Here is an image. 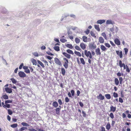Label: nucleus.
Returning a JSON list of instances; mask_svg holds the SVG:
<instances>
[{
	"instance_id": "40",
	"label": "nucleus",
	"mask_w": 131,
	"mask_h": 131,
	"mask_svg": "<svg viewBox=\"0 0 131 131\" xmlns=\"http://www.w3.org/2000/svg\"><path fill=\"white\" fill-rule=\"evenodd\" d=\"M60 41L62 43H64L67 41V40L64 38H62L60 39Z\"/></svg>"
},
{
	"instance_id": "39",
	"label": "nucleus",
	"mask_w": 131,
	"mask_h": 131,
	"mask_svg": "<svg viewBox=\"0 0 131 131\" xmlns=\"http://www.w3.org/2000/svg\"><path fill=\"white\" fill-rule=\"evenodd\" d=\"M75 41L76 43H78L80 42V39L78 38H76L75 39Z\"/></svg>"
},
{
	"instance_id": "53",
	"label": "nucleus",
	"mask_w": 131,
	"mask_h": 131,
	"mask_svg": "<svg viewBox=\"0 0 131 131\" xmlns=\"http://www.w3.org/2000/svg\"><path fill=\"white\" fill-rule=\"evenodd\" d=\"M105 45L107 47L109 48L110 47V45L108 43H105Z\"/></svg>"
},
{
	"instance_id": "17",
	"label": "nucleus",
	"mask_w": 131,
	"mask_h": 131,
	"mask_svg": "<svg viewBox=\"0 0 131 131\" xmlns=\"http://www.w3.org/2000/svg\"><path fill=\"white\" fill-rule=\"evenodd\" d=\"M58 104L56 101H54L53 102L52 105L54 107L56 108L58 106Z\"/></svg>"
},
{
	"instance_id": "20",
	"label": "nucleus",
	"mask_w": 131,
	"mask_h": 131,
	"mask_svg": "<svg viewBox=\"0 0 131 131\" xmlns=\"http://www.w3.org/2000/svg\"><path fill=\"white\" fill-rule=\"evenodd\" d=\"M60 108L59 107L57 108L56 109L55 111L56 112V113L57 114H59L60 113Z\"/></svg>"
},
{
	"instance_id": "45",
	"label": "nucleus",
	"mask_w": 131,
	"mask_h": 131,
	"mask_svg": "<svg viewBox=\"0 0 131 131\" xmlns=\"http://www.w3.org/2000/svg\"><path fill=\"white\" fill-rule=\"evenodd\" d=\"M90 34H91V35L92 36V37H94L95 38H96V36H95V35L94 34V32L93 31H91L90 32Z\"/></svg>"
},
{
	"instance_id": "35",
	"label": "nucleus",
	"mask_w": 131,
	"mask_h": 131,
	"mask_svg": "<svg viewBox=\"0 0 131 131\" xmlns=\"http://www.w3.org/2000/svg\"><path fill=\"white\" fill-rule=\"evenodd\" d=\"M18 126L17 124L15 123L10 125V126L12 128H15L17 127Z\"/></svg>"
},
{
	"instance_id": "32",
	"label": "nucleus",
	"mask_w": 131,
	"mask_h": 131,
	"mask_svg": "<svg viewBox=\"0 0 131 131\" xmlns=\"http://www.w3.org/2000/svg\"><path fill=\"white\" fill-rule=\"evenodd\" d=\"M54 49L55 50L57 51H59L60 50L59 47L58 46H56L54 47Z\"/></svg>"
},
{
	"instance_id": "10",
	"label": "nucleus",
	"mask_w": 131,
	"mask_h": 131,
	"mask_svg": "<svg viewBox=\"0 0 131 131\" xmlns=\"http://www.w3.org/2000/svg\"><path fill=\"white\" fill-rule=\"evenodd\" d=\"M115 43L118 45H120V42L119 39L117 38H116L114 40Z\"/></svg>"
},
{
	"instance_id": "19",
	"label": "nucleus",
	"mask_w": 131,
	"mask_h": 131,
	"mask_svg": "<svg viewBox=\"0 0 131 131\" xmlns=\"http://www.w3.org/2000/svg\"><path fill=\"white\" fill-rule=\"evenodd\" d=\"M37 62L38 64H39L43 68H44L45 67L43 64L39 60H37Z\"/></svg>"
},
{
	"instance_id": "26",
	"label": "nucleus",
	"mask_w": 131,
	"mask_h": 131,
	"mask_svg": "<svg viewBox=\"0 0 131 131\" xmlns=\"http://www.w3.org/2000/svg\"><path fill=\"white\" fill-rule=\"evenodd\" d=\"M115 83V84L116 85H118L119 83V81L117 78H115L114 80Z\"/></svg>"
},
{
	"instance_id": "48",
	"label": "nucleus",
	"mask_w": 131,
	"mask_h": 131,
	"mask_svg": "<svg viewBox=\"0 0 131 131\" xmlns=\"http://www.w3.org/2000/svg\"><path fill=\"white\" fill-rule=\"evenodd\" d=\"M119 57L121 58H122L123 57V53L121 51H120L119 53Z\"/></svg>"
},
{
	"instance_id": "22",
	"label": "nucleus",
	"mask_w": 131,
	"mask_h": 131,
	"mask_svg": "<svg viewBox=\"0 0 131 131\" xmlns=\"http://www.w3.org/2000/svg\"><path fill=\"white\" fill-rule=\"evenodd\" d=\"M21 124L24 126H29V124H27V123L23 122L21 123Z\"/></svg>"
},
{
	"instance_id": "25",
	"label": "nucleus",
	"mask_w": 131,
	"mask_h": 131,
	"mask_svg": "<svg viewBox=\"0 0 131 131\" xmlns=\"http://www.w3.org/2000/svg\"><path fill=\"white\" fill-rule=\"evenodd\" d=\"M26 129H27V128L26 127H22L19 129V131H23Z\"/></svg>"
},
{
	"instance_id": "46",
	"label": "nucleus",
	"mask_w": 131,
	"mask_h": 131,
	"mask_svg": "<svg viewBox=\"0 0 131 131\" xmlns=\"http://www.w3.org/2000/svg\"><path fill=\"white\" fill-rule=\"evenodd\" d=\"M109 116L111 118L113 119L114 118V116L113 113H111Z\"/></svg>"
},
{
	"instance_id": "24",
	"label": "nucleus",
	"mask_w": 131,
	"mask_h": 131,
	"mask_svg": "<svg viewBox=\"0 0 131 131\" xmlns=\"http://www.w3.org/2000/svg\"><path fill=\"white\" fill-rule=\"evenodd\" d=\"M82 38L83 41L85 42H87V38L86 36H83L82 37Z\"/></svg>"
},
{
	"instance_id": "4",
	"label": "nucleus",
	"mask_w": 131,
	"mask_h": 131,
	"mask_svg": "<svg viewBox=\"0 0 131 131\" xmlns=\"http://www.w3.org/2000/svg\"><path fill=\"white\" fill-rule=\"evenodd\" d=\"M63 59L64 60L66 61L64 62L63 66L65 68L67 69L68 67V64L69 63V61L68 59L66 58H64Z\"/></svg>"
},
{
	"instance_id": "57",
	"label": "nucleus",
	"mask_w": 131,
	"mask_h": 131,
	"mask_svg": "<svg viewBox=\"0 0 131 131\" xmlns=\"http://www.w3.org/2000/svg\"><path fill=\"white\" fill-rule=\"evenodd\" d=\"M24 71L27 73H29L30 72L29 70L28 69L25 70Z\"/></svg>"
},
{
	"instance_id": "52",
	"label": "nucleus",
	"mask_w": 131,
	"mask_h": 131,
	"mask_svg": "<svg viewBox=\"0 0 131 131\" xmlns=\"http://www.w3.org/2000/svg\"><path fill=\"white\" fill-rule=\"evenodd\" d=\"M28 130L29 131H37V130L34 128H29Z\"/></svg>"
},
{
	"instance_id": "43",
	"label": "nucleus",
	"mask_w": 131,
	"mask_h": 131,
	"mask_svg": "<svg viewBox=\"0 0 131 131\" xmlns=\"http://www.w3.org/2000/svg\"><path fill=\"white\" fill-rule=\"evenodd\" d=\"M7 111L9 115H11L12 114L13 112L10 109H8V110Z\"/></svg>"
},
{
	"instance_id": "14",
	"label": "nucleus",
	"mask_w": 131,
	"mask_h": 131,
	"mask_svg": "<svg viewBox=\"0 0 131 131\" xmlns=\"http://www.w3.org/2000/svg\"><path fill=\"white\" fill-rule=\"evenodd\" d=\"M116 107H114L113 106H111L110 107V111H112L114 112L116 110Z\"/></svg>"
},
{
	"instance_id": "41",
	"label": "nucleus",
	"mask_w": 131,
	"mask_h": 131,
	"mask_svg": "<svg viewBox=\"0 0 131 131\" xmlns=\"http://www.w3.org/2000/svg\"><path fill=\"white\" fill-rule=\"evenodd\" d=\"M119 81L120 84H121L122 83V82L123 81V79L121 77H119Z\"/></svg>"
},
{
	"instance_id": "34",
	"label": "nucleus",
	"mask_w": 131,
	"mask_h": 131,
	"mask_svg": "<svg viewBox=\"0 0 131 131\" xmlns=\"http://www.w3.org/2000/svg\"><path fill=\"white\" fill-rule=\"evenodd\" d=\"M74 52L75 54L78 56L79 57L81 56V54L80 52L77 51H75Z\"/></svg>"
},
{
	"instance_id": "2",
	"label": "nucleus",
	"mask_w": 131,
	"mask_h": 131,
	"mask_svg": "<svg viewBox=\"0 0 131 131\" xmlns=\"http://www.w3.org/2000/svg\"><path fill=\"white\" fill-rule=\"evenodd\" d=\"M96 47V44H94V42L89 44V47L91 49H94Z\"/></svg>"
},
{
	"instance_id": "16",
	"label": "nucleus",
	"mask_w": 131,
	"mask_h": 131,
	"mask_svg": "<svg viewBox=\"0 0 131 131\" xmlns=\"http://www.w3.org/2000/svg\"><path fill=\"white\" fill-rule=\"evenodd\" d=\"M94 27L95 29H96L97 31H100V29L99 28V25H94Z\"/></svg>"
},
{
	"instance_id": "54",
	"label": "nucleus",
	"mask_w": 131,
	"mask_h": 131,
	"mask_svg": "<svg viewBox=\"0 0 131 131\" xmlns=\"http://www.w3.org/2000/svg\"><path fill=\"white\" fill-rule=\"evenodd\" d=\"M124 49L125 51V53L126 54L128 51V49L127 48H124Z\"/></svg>"
},
{
	"instance_id": "42",
	"label": "nucleus",
	"mask_w": 131,
	"mask_h": 131,
	"mask_svg": "<svg viewBox=\"0 0 131 131\" xmlns=\"http://www.w3.org/2000/svg\"><path fill=\"white\" fill-rule=\"evenodd\" d=\"M113 96L114 97L116 98L118 97V95L117 93L114 92L113 93Z\"/></svg>"
},
{
	"instance_id": "7",
	"label": "nucleus",
	"mask_w": 131,
	"mask_h": 131,
	"mask_svg": "<svg viewBox=\"0 0 131 131\" xmlns=\"http://www.w3.org/2000/svg\"><path fill=\"white\" fill-rule=\"evenodd\" d=\"M100 50L99 48H97L95 49V52L97 55H100L101 53L100 52Z\"/></svg>"
},
{
	"instance_id": "44",
	"label": "nucleus",
	"mask_w": 131,
	"mask_h": 131,
	"mask_svg": "<svg viewBox=\"0 0 131 131\" xmlns=\"http://www.w3.org/2000/svg\"><path fill=\"white\" fill-rule=\"evenodd\" d=\"M102 35L106 39H107V37L105 34L104 32H103L102 34Z\"/></svg>"
},
{
	"instance_id": "31",
	"label": "nucleus",
	"mask_w": 131,
	"mask_h": 131,
	"mask_svg": "<svg viewBox=\"0 0 131 131\" xmlns=\"http://www.w3.org/2000/svg\"><path fill=\"white\" fill-rule=\"evenodd\" d=\"M10 79L12 81V83L14 84H16L17 82V81L14 78Z\"/></svg>"
},
{
	"instance_id": "6",
	"label": "nucleus",
	"mask_w": 131,
	"mask_h": 131,
	"mask_svg": "<svg viewBox=\"0 0 131 131\" xmlns=\"http://www.w3.org/2000/svg\"><path fill=\"white\" fill-rule=\"evenodd\" d=\"M97 97L98 99L101 100H103L104 99V96H103L101 94H100Z\"/></svg>"
},
{
	"instance_id": "3",
	"label": "nucleus",
	"mask_w": 131,
	"mask_h": 131,
	"mask_svg": "<svg viewBox=\"0 0 131 131\" xmlns=\"http://www.w3.org/2000/svg\"><path fill=\"white\" fill-rule=\"evenodd\" d=\"M19 76L21 78H24L26 77V74L23 71H20L18 73Z\"/></svg>"
},
{
	"instance_id": "59",
	"label": "nucleus",
	"mask_w": 131,
	"mask_h": 131,
	"mask_svg": "<svg viewBox=\"0 0 131 131\" xmlns=\"http://www.w3.org/2000/svg\"><path fill=\"white\" fill-rule=\"evenodd\" d=\"M82 114L83 117H85L86 116V114L85 112L83 111H82Z\"/></svg>"
},
{
	"instance_id": "30",
	"label": "nucleus",
	"mask_w": 131,
	"mask_h": 131,
	"mask_svg": "<svg viewBox=\"0 0 131 131\" xmlns=\"http://www.w3.org/2000/svg\"><path fill=\"white\" fill-rule=\"evenodd\" d=\"M66 46L67 47H68L71 49H72L73 48V47L72 46L71 44H67L66 45Z\"/></svg>"
},
{
	"instance_id": "49",
	"label": "nucleus",
	"mask_w": 131,
	"mask_h": 131,
	"mask_svg": "<svg viewBox=\"0 0 131 131\" xmlns=\"http://www.w3.org/2000/svg\"><path fill=\"white\" fill-rule=\"evenodd\" d=\"M123 73L121 74L119 72H118L117 73V75L118 77H120L121 75L123 76Z\"/></svg>"
},
{
	"instance_id": "55",
	"label": "nucleus",
	"mask_w": 131,
	"mask_h": 131,
	"mask_svg": "<svg viewBox=\"0 0 131 131\" xmlns=\"http://www.w3.org/2000/svg\"><path fill=\"white\" fill-rule=\"evenodd\" d=\"M71 92L72 94V96H73L74 95V91L73 90H72L71 91Z\"/></svg>"
},
{
	"instance_id": "5",
	"label": "nucleus",
	"mask_w": 131,
	"mask_h": 131,
	"mask_svg": "<svg viewBox=\"0 0 131 131\" xmlns=\"http://www.w3.org/2000/svg\"><path fill=\"white\" fill-rule=\"evenodd\" d=\"M54 61L55 63L57 64L60 66H61L62 65V64L61 62L58 58H54Z\"/></svg>"
},
{
	"instance_id": "64",
	"label": "nucleus",
	"mask_w": 131,
	"mask_h": 131,
	"mask_svg": "<svg viewBox=\"0 0 131 131\" xmlns=\"http://www.w3.org/2000/svg\"><path fill=\"white\" fill-rule=\"evenodd\" d=\"M54 40L55 41L58 42V43H60L59 40L58 39L55 38Z\"/></svg>"
},
{
	"instance_id": "13",
	"label": "nucleus",
	"mask_w": 131,
	"mask_h": 131,
	"mask_svg": "<svg viewBox=\"0 0 131 131\" xmlns=\"http://www.w3.org/2000/svg\"><path fill=\"white\" fill-rule=\"evenodd\" d=\"M31 62L32 63L33 65H37V62L36 60L33 58H32L31 59Z\"/></svg>"
},
{
	"instance_id": "23",
	"label": "nucleus",
	"mask_w": 131,
	"mask_h": 131,
	"mask_svg": "<svg viewBox=\"0 0 131 131\" xmlns=\"http://www.w3.org/2000/svg\"><path fill=\"white\" fill-rule=\"evenodd\" d=\"M61 71L62 74L63 75H64L66 73V71L65 69L64 68H61Z\"/></svg>"
},
{
	"instance_id": "18",
	"label": "nucleus",
	"mask_w": 131,
	"mask_h": 131,
	"mask_svg": "<svg viewBox=\"0 0 131 131\" xmlns=\"http://www.w3.org/2000/svg\"><path fill=\"white\" fill-rule=\"evenodd\" d=\"M100 48L101 49L104 51H105L107 49L103 45H101V46Z\"/></svg>"
},
{
	"instance_id": "28",
	"label": "nucleus",
	"mask_w": 131,
	"mask_h": 131,
	"mask_svg": "<svg viewBox=\"0 0 131 131\" xmlns=\"http://www.w3.org/2000/svg\"><path fill=\"white\" fill-rule=\"evenodd\" d=\"M105 97L107 99H110L111 98V96L110 94H107L105 95Z\"/></svg>"
},
{
	"instance_id": "62",
	"label": "nucleus",
	"mask_w": 131,
	"mask_h": 131,
	"mask_svg": "<svg viewBox=\"0 0 131 131\" xmlns=\"http://www.w3.org/2000/svg\"><path fill=\"white\" fill-rule=\"evenodd\" d=\"M69 101V99L67 97H66L65 98V102H68Z\"/></svg>"
},
{
	"instance_id": "11",
	"label": "nucleus",
	"mask_w": 131,
	"mask_h": 131,
	"mask_svg": "<svg viewBox=\"0 0 131 131\" xmlns=\"http://www.w3.org/2000/svg\"><path fill=\"white\" fill-rule=\"evenodd\" d=\"M106 24H114V22L111 20H108L106 21Z\"/></svg>"
},
{
	"instance_id": "63",
	"label": "nucleus",
	"mask_w": 131,
	"mask_h": 131,
	"mask_svg": "<svg viewBox=\"0 0 131 131\" xmlns=\"http://www.w3.org/2000/svg\"><path fill=\"white\" fill-rule=\"evenodd\" d=\"M23 66V63H22L19 66V69H21Z\"/></svg>"
},
{
	"instance_id": "38",
	"label": "nucleus",
	"mask_w": 131,
	"mask_h": 131,
	"mask_svg": "<svg viewBox=\"0 0 131 131\" xmlns=\"http://www.w3.org/2000/svg\"><path fill=\"white\" fill-rule=\"evenodd\" d=\"M2 97L5 100L8 99V96L6 95H3L2 96Z\"/></svg>"
},
{
	"instance_id": "33",
	"label": "nucleus",
	"mask_w": 131,
	"mask_h": 131,
	"mask_svg": "<svg viewBox=\"0 0 131 131\" xmlns=\"http://www.w3.org/2000/svg\"><path fill=\"white\" fill-rule=\"evenodd\" d=\"M32 53L34 56L36 57H38L40 56L37 52H32Z\"/></svg>"
},
{
	"instance_id": "56",
	"label": "nucleus",
	"mask_w": 131,
	"mask_h": 131,
	"mask_svg": "<svg viewBox=\"0 0 131 131\" xmlns=\"http://www.w3.org/2000/svg\"><path fill=\"white\" fill-rule=\"evenodd\" d=\"M46 52L50 56H53L54 55V54H53L51 53L49 51Z\"/></svg>"
},
{
	"instance_id": "58",
	"label": "nucleus",
	"mask_w": 131,
	"mask_h": 131,
	"mask_svg": "<svg viewBox=\"0 0 131 131\" xmlns=\"http://www.w3.org/2000/svg\"><path fill=\"white\" fill-rule=\"evenodd\" d=\"M119 101L121 103H122L123 102V100L122 98L119 97Z\"/></svg>"
},
{
	"instance_id": "27",
	"label": "nucleus",
	"mask_w": 131,
	"mask_h": 131,
	"mask_svg": "<svg viewBox=\"0 0 131 131\" xmlns=\"http://www.w3.org/2000/svg\"><path fill=\"white\" fill-rule=\"evenodd\" d=\"M67 53L69 54H71L72 55H73L74 54V53L73 52V51L71 50L68 49L67 50Z\"/></svg>"
},
{
	"instance_id": "37",
	"label": "nucleus",
	"mask_w": 131,
	"mask_h": 131,
	"mask_svg": "<svg viewBox=\"0 0 131 131\" xmlns=\"http://www.w3.org/2000/svg\"><path fill=\"white\" fill-rule=\"evenodd\" d=\"M12 100H7L5 101V104H6L8 103H12Z\"/></svg>"
},
{
	"instance_id": "61",
	"label": "nucleus",
	"mask_w": 131,
	"mask_h": 131,
	"mask_svg": "<svg viewBox=\"0 0 131 131\" xmlns=\"http://www.w3.org/2000/svg\"><path fill=\"white\" fill-rule=\"evenodd\" d=\"M58 102L60 105H61L62 104V102L61 99L58 100Z\"/></svg>"
},
{
	"instance_id": "60",
	"label": "nucleus",
	"mask_w": 131,
	"mask_h": 131,
	"mask_svg": "<svg viewBox=\"0 0 131 131\" xmlns=\"http://www.w3.org/2000/svg\"><path fill=\"white\" fill-rule=\"evenodd\" d=\"M85 32L87 35H88L90 32V30L87 29L86 30Z\"/></svg>"
},
{
	"instance_id": "9",
	"label": "nucleus",
	"mask_w": 131,
	"mask_h": 131,
	"mask_svg": "<svg viewBox=\"0 0 131 131\" xmlns=\"http://www.w3.org/2000/svg\"><path fill=\"white\" fill-rule=\"evenodd\" d=\"M105 20L104 19L99 20L97 21V23L101 24L105 23Z\"/></svg>"
},
{
	"instance_id": "21",
	"label": "nucleus",
	"mask_w": 131,
	"mask_h": 131,
	"mask_svg": "<svg viewBox=\"0 0 131 131\" xmlns=\"http://www.w3.org/2000/svg\"><path fill=\"white\" fill-rule=\"evenodd\" d=\"M111 125L110 123H109L107 124V125L106 126V129L108 130H109L111 128Z\"/></svg>"
},
{
	"instance_id": "8",
	"label": "nucleus",
	"mask_w": 131,
	"mask_h": 131,
	"mask_svg": "<svg viewBox=\"0 0 131 131\" xmlns=\"http://www.w3.org/2000/svg\"><path fill=\"white\" fill-rule=\"evenodd\" d=\"M5 89L7 93H10L12 92V89H9L8 87H6L5 88Z\"/></svg>"
},
{
	"instance_id": "51",
	"label": "nucleus",
	"mask_w": 131,
	"mask_h": 131,
	"mask_svg": "<svg viewBox=\"0 0 131 131\" xmlns=\"http://www.w3.org/2000/svg\"><path fill=\"white\" fill-rule=\"evenodd\" d=\"M126 71L128 72H129L130 71V70L129 69L128 67L127 66H126Z\"/></svg>"
},
{
	"instance_id": "47",
	"label": "nucleus",
	"mask_w": 131,
	"mask_h": 131,
	"mask_svg": "<svg viewBox=\"0 0 131 131\" xmlns=\"http://www.w3.org/2000/svg\"><path fill=\"white\" fill-rule=\"evenodd\" d=\"M75 48L78 50H80L81 49L80 47L78 46H76L75 47Z\"/></svg>"
},
{
	"instance_id": "15",
	"label": "nucleus",
	"mask_w": 131,
	"mask_h": 131,
	"mask_svg": "<svg viewBox=\"0 0 131 131\" xmlns=\"http://www.w3.org/2000/svg\"><path fill=\"white\" fill-rule=\"evenodd\" d=\"M80 46L81 47L83 50L86 48L85 45L83 43H81L80 44Z\"/></svg>"
},
{
	"instance_id": "1",
	"label": "nucleus",
	"mask_w": 131,
	"mask_h": 131,
	"mask_svg": "<svg viewBox=\"0 0 131 131\" xmlns=\"http://www.w3.org/2000/svg\"><path fill=\"white\" fill-rule=\"evenodd\" d=\"M84 54L87 57H89L90 59L92 58V55L90 51H88L86 50H84Z\"/></svg>"
},
{
	"instance_id": "50",
	"label": "nucleus",
	"mask_w": 131,
	"mask_h": 131,
	"mask_svg": "<svg viewBox=\"0 0 131 131\" xmlns=\"http://www.w3.org/2000/svg\"><path fill=\"white\" fill-rule=\"evenodd\" d=\"M5 106L4 107H6L7 108H9L10 107V105L8 104H5V105H4Z\"/></svg>"
},
{
	"instance_id": "29",
	"label": "nucleus",
	"mask_w": 131,
	"mask_h": 131,
	"mask_svg": "<svg viewBox=\"0 0 131 131\" xmlns=\"http://www.w3.org/2000/svg\"><path fill=\"white\" fill-rule=\"evenodd\" d=\"M99 41L101 43H102L104 42V40L102 37H100L99 38Z\"/></svg>"
},
{
	"instance_id": "12",
	"label": "nucleus",
	"mask_w": 131,
	"mask_h": 131,
	"mask_svg": "<svg viewBox=\"0 0 131 131\" xmlns=\"http://www.w3.org/2000/svg\"><path fill=\"white\" fill-rule=\"evenodd\" d=\"M62 54L64 55L65 57L68 59L70 58L71 57V55L65 52H63L62 53Z\"/></svg>"
},
{
	"instance_id": "36",
	"label": "nucleus",
	"mask_w": 131,
	"mask_h": 131,
	"mask_svg": "<svg viewBox=\"0 0 131 131\" xmlns=\"http://www.w3.org/2000/svg\"><path fill=\"white\" fill-rule=\"evenodd\" d=\"M80 60L81 62V63L83 65L85 64V62L83 58H80Z\"/></svg>"
}]
</instances>
